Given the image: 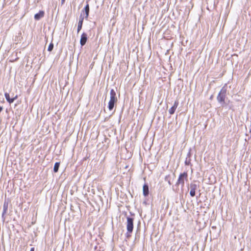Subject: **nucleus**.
<instances>
[{
  "mask_svg": "<svg viewBox=\"0 0 251 251\" xmlns=\"http://www.w3.org/2000/svg\"><path fill=\"white\" fill-rule=\"evenodd\" d=\"M188 177V174L187 172H184L183 173H181L178 179L174 186H173V189L174 191L176 192H178L179 191V185H181V189L183 188L184 186V181L185 179H187Z\"/></svg>",
  "mask_w": 251,
  "mask_h": 251,
  "instance_id": "f257e3e1",
  "label": "nucleus"
},
{
  "mask_svg": "<svg viewBox=\"0 0 251 251\" xmlns=\"http://www.w3.org/2000/svg\"><path fill=\"white\" fill-rule=\"evenodd\" d=\"M226 86L225 85L222 88L217 97V100L218 102L220 103L222 106H224L225 104V99L226 95Z\"/></svg>",
  "mask_w": 251,
  "mask_h": 251,
  "instance_id": "f03ea898",
  "label": "nucleus"
},
{
  "mask_svg": "<svg viewBox=\"0 0 251 251\" xmlns=\"http://www.w3.org/2000/svg\"><path fill=\"white\" fill-rule=\"evenodd\" d=\"M110 100L108 102V109L109 110H112L114 107L115 103L117 101V98L116 97V94L114 89H111L110 92Z\"/></svg>",
  "mask_w": 251,
  "mask_h": 251,
  "instance_id": "7ed1b4c3",
  "label": "nucleus"
},
{
  "mask_svg": "<svg viewBox=\"0 0 251 251\" xmlns=\"http://www.w3.org/2000/svg\"><path fill=\"white\" fill-rule=\"evenodd\" d=\"M126 229L127 230L131 231L133 230V221L134 219L132 217H126Z\"/></svg>",
  "mask_w": 251,
  "mask_h": 251,
  "instance_id": "20e7f679",
  "label": "nucleus"
},
{
  "mask_svg": "<svg viewBox=\"0 0 251 251\" xmlns=\"http://www.w3.org/2000/svg\"><path fill=\"white\" fill-rule=\"evenodd\" d=\"M8 208V201H5L3 205V211L1 215V218L3 221L5 220L4 215L6 214Z\"/></svg>",
  "mask_w": 251,
  "mask_h": 251,
  "instance_id": "39448f33",
  "label": "nucleus"
},
{
  "mask_svg": "<svg viewBox=\"0 0 251 251\" xmlns=\"http://www.w3.org/2000/svg\"><path fill=\"white\" fill-rule=\"evenodd\" d=\"M87 41V35L86 33L83 32L81 35L80 40V44L81 46H84Z\"/></svg>",
  "mask_w": 251,
  "mask_h": 251,
  "instance_id": "423d86ee",
  "label": "nucleus"
},
{
  "mask_svg": "<svg viewBox=\"0 0 251 251\" xmlns=\"http://www.w3.org/2000/svg\"><path fill=\"white\" fill-rule=\"evenodd\" d=\"M84 18V17L82 15V13H81L80 17H79V22H78V25H77V33H78L82 28Z\"/></svg>",
  "mask_w": 251,
  "mask_h": 251,
  "instance_id": "0eeeda50",
  "label": "nucleus"
},
{
  "mask_svg": "<svg viewBox=\"0 0 251 251\" xmlns=\"http://www.w3.org/2000/svg\"><path fill=\"white\" fill-rule=\"evenodd\" d=\"M197 188V185L194 183H191L190 184V195L191 197H194L195 196V191Z\"/></svg>",
  "mask_w": 251,
  "mask_h": 251,
  "instance_id": "6e6552de",
  "label": "nucleus"
},
{
  "mask_svg": "<svg viewBox=\"0 0 251 251\" xmlns=\"http://www.w3.org/2000/svg\"><path fill=\"white\" fill-rule=\"evenodd\" d=\"M178 105V101L176 100L175 101L173 106L169 110V113L171 115H173L174 114L177 107Z\"/></svg>",
  "mask_w": 251,
  "mask_h": 251,
  "instance_id": "1a4fd4ad",
  "label": "nucleus"
},
{
  "mask_svg": "<svg viewBox=\"0 0 251 251\" xmlns=\"http://www.w3.org/2000/svg\"><path fill=\"white\" fill-rule=\"evenodd\" d=\"M4 96L5 97V99L9 103H12L14 102V101L17 99V96H16L14 98H10V95L8 93H5L4 94Z\"/></svg>",
  "mask_w": 251,
  "mask_h": 251,
  "instance_id": "9d476101",
  "label": "nucleus"
},
{
  "mask_svg": "<svg viewBox=\"0 0 251 251\" xmlns=\"http://www.w3.org/2000/svg\"><path fill=\"white\" fill-rule=\"evenodd\" d=\"M82 13H85V18L86 19H87L89 13V5L88 3L85 5V6L84 8V9L82 11L81 13L82 14Z\"/></svg>",
  "mask_w": 251,
  "mask_h": 251,
  "instance_id": "9b49d317",
  "label": "nucleus"
},
{
  "mask_svg": "<svg viewBox=\"0 0 251 251\" xmlns=\"http://www.w3.org/2000/svg\"><path fill=\"white\" fill-rule=\"evenodd\" d=\"M44 12L43 11H40L38 13L34 15V19L36 20H39L41 18L44 17Z\"/></svg>",
  "mask_w": 251,
  "mask_h": 251,
  "instance_id": "f8f14e48",
  "label": "nucleus"
},
{
  "mask_svg": "<svg viewBox=\"0 0 251 251\" xmlns=\"http://www.w3.org/2000/svg\"><path fill=\"white\" fill-rule=\"evenodd\" d=\"M143 195L146 197L148 196L149 193V186L147 184H145L143 187Z\"/></svg>",
  "mask_w": 251,
  "mask_h": 251,
  "instance_id": "ddd939ff",
  "label": "nucleus"
},
{
  "mask_svg": "<svg viewBox=\"0 0 251 251\" xmlns=\"http://www.w3.org/2000/svg\"><path fill=\"white\" fill-rule=\"evenodd\" d=\"M60 166V162H56L54 165L53 171L54 173H57L58 171V169Z\"/></svg>",
  "mask_w": 251,
  "mask_h": 251,
  "instance_id": "4468645a",
  "label": "nucleus"
},
{
  "mask_svg": "<svg viewBox=\"0 0 251 251\" xmlns=\"http://www.w3.org/2000/svg\"><path fill=\"white\" fill-rule=\"evenodd\" d=\"M191 158L189 157H186L185 161V164L186 165H192L191 163Z\"/></svg>",
  "mask_w": 251,
  "mask_h": 251,
  "instance_id": "2eb2a0df",
  "label": "nucleus"
},
{
  "mask_svg": "<svg viewBox=\"0 0 251 251\" xmlns=\"http://www.w3.org/2000/svg\"><path fill=\"white\" fill-rule=\"evenodd\" d=\"M53 47H54L53 44L52 43H50L48 47V50L49 51H52L53 49Z\"/></svg>",
  "mask_w": 251,
  "mask_h": 251,
  "instance_id": "dca6fc26",
  "label": "nucleus"
},
{
  "mask_svg": "<svg viewBox=\"0 0 251 251\" xmlns=\"http://www.w3.org/2000/svg\"><path fill=\"white\" fill-rule=\"evenodd\" d=\"M132 230H131V231H129L128 230H127V232L126 233V236L127 238H129L131 236V234L132 233Z\"/></svg>",
  "mask_w": 251,
  "mask_h": 251,
  "instance_id": "f3484780",
  "label": "nucleus"
},
{
  "mask_svg": "<svg viewBox=\"0 0 251 251\" xmlns=\"http://www.w3.org/2000/svg\"><path fill=\"white\" fill-rule=\"evenodd\" d=\"M169 176H166L165 178V181H167L168 184L171 185H172V183L171 182V180L170 179H169Z\"/></svg>",
  "mask_w": 251,
  "mask_h": 251,
  "instance_id": "a211bd4d",
  "label": "nucleus"
},
{
  "mask_svg": "<svg viewBox=\"0 0 251 251\" xmlns=\"http://www.w3.org/2000/svg\"><path fill=\"white\" fill-rule=\"evenodd\" d=\"M190 156H191V152H190V151H189L187 154V157H189L190 158Z\"/></svg>",
  "mask_w": 251,
  "mask_h": 251,
  "instance_id": "6ab92c4d",
  "label": "nucleus"
},
{
  "mask_svg": "<svg viewBox=\"0 0 251 251\" xmlns=\"http://www.w3.org/2000/svg\"><path fill=\"white\" fill-rule=\"evenodd\" d=\"M2 109H3V107H2V106H0V112H1V111L2 110Z\"/></svg>",
  "mask_w": 251,
  "mask_h": 251,
  "instance_id": "aec40b11",
  "label": "nucleus"
},
{
  "mask_svg": "<svg viewBox=\"0 0 251 251\" xmlns=\"http://www.w3.org/2000/svg\"><path fill=\"white\" fill-rule=\"evenodd\" d=\"M30 251H34V248H31Z\"/></svg>",
  "mask_w": 251,
  "mask_h": 251,
  "instance_id": "412c9836",
  "label": "nucleus"
},
{
  "mask_svg": "<svg viewBox=\"0 0 251 251\" xmlns=\"http://www.w3.org/2000/svg\"><path fill=\"white\" fill-rule=\"evenodd\" d=\"M65 0H61V3L63 4L65 2Z\"/></svg>",
  "mask_w": 251,
  "mask_h": 251,
  "instance_id": "4be33fe9",
  "label": "nucleus"
}]
</instances>
